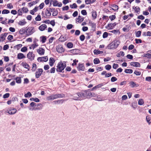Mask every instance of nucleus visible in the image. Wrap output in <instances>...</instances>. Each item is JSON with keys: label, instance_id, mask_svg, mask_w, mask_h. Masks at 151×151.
I'll return each instance as SVG.
<instances>
[{"label": "nucleus", "instance_id": "nucleus-16", "mask_svg": "<svg viewBox=\"0 0 151 151\" xmlns=\"http://www.w3.org/2000/svg\"><path fill=\"white\" fill-rule=\"evenodd\" d=\"M47 25L45 24H42L40 25L39 27V29L41 31H43L47 28Z\"/></svg>", "mask_w": 151, "mask_h": 151}, {"label": "nucleus", "instance_id": "nucleus-17", "mask_svg": "<svg viewBox=\"0 0 151 151\" xmlns=\"http://www.w3.org/2000/svg\"><path fill=\"white\" fill-rule=\"evenodd\" d=\"M25 56L22 53H19L17 54V58L18 59H22L25 58Z\"/></svg>", "mask_w": 151, "mask_h": 151}, {"label": "nucleus", "instance_id": "nucleus-39", "mask_svg": "<svg viewBox=\"0 0 151 151\" xmlns=\"http://www.w3.org/2000/svg\"><path fill=\"white\" fill-rule=\"evenodd\" d=\"M54 99H57L58 98L61 97V95L60 94H55L53 95Z\"/></svg>", "mask_w": 151, "mask_h": 151}, {"label": "nucleus", "instance_id": "nucleus-56", "mask_svg": "<svg viewBox=\"0 0 151 151\" xmlns=\"http://www.w3.org/2000/svg\"><path fill=\"white\" fill-rule=\"evenodd\" d=\"M117 80V78L115 77H112L111 79V82H114Z\"/></svg>", "mask_w": 151, "mask_h": 151}, {"label": "nucleus", "instance_id": "nucleus-19", "mask_svg": "<svg viewBox=\"0 0 151 151\" xmlns=\"http://www.w3.org/2000/svg\"><path fill=\"white\" fill-rule=\"evenodd\" d=\"M131 65L136 67H139L140 64L139 63L137 62H132L131 63Z\"/></svg>", "mask_w": 151, "mask_h": 151}, {"label": "nucleus", "instance_id": "nucleus-7", "mask_svg": "<svg viewBox=\"0 0 151 151\" xmlns=\"http://www.w3.org/2000/svg\"><path fill=\"white\" fill-rule=\"evenodd\" d=\"M43 70L42 68L38 69L35 73V76L37 78H39L42 74Z\"/></svg>", "mask_w": 151, "mask_h": 151}, {"label": "nucleus", "instance_id": "nucleus-64", "mask_svg": "<svg viewBox=\"0 0 151 151\" xmlns=\"http://www.w3.org/2000/svg\"><path fill=\"white\" fill-rule=\"evenodd\" d=\"M13 38V37L12 35H9L8 36L7 39L9 40V41H11Z\"/></svg>", "mask_w": 151, "mask_h": 151}, {"label": "nucleus", "instance_id": "nucleus-14", "mask_svg": "<svg viewBox=\"0 0 151 151\" xmlns=\"http://www.w3.org/2000/svg\"><path fill=\"white\" fill-rule=\"evenodd\" d=\"M37 52L39 55H43L45 53V50L42 48H39L37 49Z\"/></svg>", "mask_w": 151, "mask_h": 151}, {"label": "nucleus", "instance_id": "nucleus-25", "mask_svg": "<svg viewBox=\"0 0 151 151\" xmlns=\"http://www.w3.org/2000/svg\"><path fill=\"white\" fill-rule=\"evenodd\" d=\"M45 13L47 18L50 17L51 14V12L47 9L45 10Z\"/></svg>", "mask_w": 151, "mask_h": 151}, {"label": "nucleus", "instance_id": "nucleus-10", "mask_svg": "<svg viewBox=\"0 0 151 151\" xmlns=\"http://www.w3.org/2000/svg\"><path fill=\"white\" fill-rule=\"evenodd\" d=\"M77 68L79 71H84L85 69V67L84 66V64L79 63L78 64Z\"/></svg>", "mask_w": 151, "mask_h": 151}, {"label": "nucleus", "instance_id": "nucleus-28", "mask_svg": "<svg viewBox=\"0 0 151 151\" xmlns=\"http://www.w3.org/2000/svg\"><path fill=\"white\" fill-rule=\"evenodd\" d=\"M51 3H52L53 5L54 6H58V2L57 0H51Z\"/></svg>", "mask_w": 151, "mask_h": 151}, {"label": "nucleus", "instance_id": "nucleus-9", "mask_svg": "<svg viewBox=\"0 0 151 151\" xmlns=\"http://www.w3.org/2000/svg\"><path fill=\"white\" fill-rule=\"evenodd\" d=\"M56 50L59 53H61L64 51V49L62 45H59L56 47Z\"/></svg>", "mask_w": 151, "mask_h": 151}, {"label": "nucleus", "instance_id": "nucleus-21", "mask_svg": "<svg viewBox=\"0 0 151 151\" xmlns=\"http://www.w3.org/2000/svg\"><path fill=\"white\" fill-rule=\"evenodd\" d=\"M111 7H110V10L111 9L116 11L118 9V6L115 4H113L111 6Z\"/></svg>", "mask_w": 151, "mask_h": 151}, {"label": "nucleus", "instance_id": "nucleus-46", "mask_svg": "<svg viewBox=\"0 0 151 151\" xmlns=\"http://www.w3.org/2000/svg\"><path fill=\"white\" fill-rule=\"evenodd\" d=\"M27 50V47H24L22 48L21 49V52H26Z\"/></svg>", "mask_w": 151, "mask_h": 151}, {"label": "nucleus", "instance_id": "nucleus-26", "mask_svg": "<svg viewBox=\"0 0 151 151\" xmlns=\"http://www.w3.org/2000/svg\"><path fill=\"white\" fill-rule=\"evenodd\" d=\"M83 20V18L82 17L80 16H79L76 19V21L80 23L82 22Z\"/></svg>", "mask_w": 151, "mask_h": 151}, {"label": "nucleus", "instance_id": "nucleus-48", "mask_svg": "<svg viewBox=\"0 0 151 151\" xmlns=\"http://www.w3.org/2000/svg\"><path fill=\"white\" fill-rule=\"evenodd\" d=\"M70 6L72 9L76 8L77 7V5L76 3H74L72 4H71L70 5Z\"/></svg>", "mask_w": 151, "mask_h": 151}, {"label": "nucleus", "instance_id": "nucleus-5", "mask_svg": "<svg viewBox=\"0 0 151 151\" xmlns=\"http://www.w3.org/2000/svg\"><path fill=\"white\" fill-rule=\"evenodd\" d=\"M17 109L12 107L9 108L6 111V112L9 113L10 114L12 115L14 114L17 112Z\"/></svg>", "mask_w": 151, "mask_h": 151}, {"label": "nucleus", "instance_id": "nucleus-41", "mask_svg": "<svg viewBox=\"0 0 151 151\" xmlns=\"http://www.w3.org/2000/svg\"><path fill=\"white\" fill-rule=\"evenodd\" d=\"M37 65L35 63H33L32 65V71H35L37 69Z\"/></svg>", "mask_w": 151, "mask_h": 151}, {"label": "nucleus", "instance_id": "nucleus-52", "mask_svg": "<svg viewBox=\"0 0 151 151\" xmlns=\"http://www.w3.org/2000/svg\"><path fill=\"white\" fill-rule=\"evenodd\" d=\"M7 6L9 9H11L13 8V6L11 3L7 4Z\"/></svg>", "mask_w": 151, "mask_h": 151}, {"label": "nucleus", "instance_id": "nucleus-30", "mask_svg": "<svg viewBox=\"0 0 151 151\" xmlns=\"http://www.w3.org/2000/svg\"><path fill=\"white\" fill-rule=\"evenodd\" d=\"M92 16L93 19H95L96 17L97 14L96 12L95 11H93L91 12Z\"/></svg>", "mask_w": 151, "mask_h": 151}, {"label": "nucleus", "instance_id": "nucleus-47", "mask_svg": "<svg viewBox=\"0 0 151 151\" xmlns=\"http://www.w3.org/2000/svg\"><path fill=\"white\" fill-rule=\"evenodd\" d=\"M105 68L106 70H109L111 69V65H107L105 66Z\"/></svg>", "mask_w": 151, "mask_h": 151}, {"label": "nucleus", "instance_id": "nucleus-32", "mask_svg": "<svg viewBox=\"0 0 151 151\" xmlns=\"http://www.w3.org/2000/svg\"><path fill=\"white\" fill-rule=\"evenodd\" d=\"M46 99L48 101H50L54 99L53 95H51L47 96Z\"/></svg>", "mask_w": 151, "mask_h": 151}, {"label": "nucleus", "instance_id": "nucleus-35", "mask_svg": "<svg viewBox=\"0 0 151 151\" xmlns=\"http://www.w3.org/2000/svg\"><path fill=\"white\" fill-rule=\"evenodd\" d=\"M124 52L122 51H120V52L117 53L116 56L117 57H119L121 56H124Z\"/></svg>", "mask_w": 151, "mask_h": 151}, {"label": "nucleus", "instance_id": "nucleus-27", "mask_svg": "<svg viewBox=\"0 0 151 151\" xmlns=\"http://www.w3.org/2000/svg\"><path fill=\"white\" fill-rule=\"evenodd\" d=\"M93 52L95 55H97L103 53V52L102 51H100L99 50H95L93 51Z\"/></svg>", "mask_w": 151, "mask_h": 151}, {"label": "nucleus", "instance_id": "nucleus-4", "mask_svg": "<svg viewBox=\"0 0 151 151\" xmlns=\"http://www.w3.org/2000/svg\"><path fill=\"white\" fill-rule=\"evenodd\" d=\"M35 31V28L34 27H29L26 29V35L29 36L32 34Z\"/></svg>", "mask_w": 151, "mask_h": 151}, {"label": "nucleus", "instance_id": "nucleus-36", "mask_svg": "<svg viewBox=\"0 0 151 151\" xmlns=\"http://www.w3.org/2000/svg\"><path fill=\"white\" fill-rule=\"evenodd\" d=\"M124 72L127 73H131L133 72V70L130 69H126L125 70Z\"/></svg>", "mask_w": 151, "mask_h": 151}, {"label": "nucleus", "instance_id": "nucleus-50", "mask_svg": "<svg viewBox=\"0 0 151 151\" xmlns=\"http://www.w3.org/2000/svg\"><path fill=\"white\" fill-rule=\"evenodd\" d=\"M114 27L112 26V24L111 23L109 24L107 27L108 29H112Z\"/></svg>", "mask_w": 151, "mask_h": 151}, {"label": "nucleus", "instance_id": "nucleus-37", "mask_svg": "<svg viewBox=\"0 0 151 151\" xmlns=\"http://www.w3.org/2000/svg\"><path fill=\"white\" fill-rule=\"evenodd\" d=\"M73 45L72 42H69L68 43L67 45V46L69 48H71L73 47Z\"/></svg>", "mask_w": 151, "mask_h": 151}, {"label": "nucleus", "instance_id": "nucleus-61", "mask_svg": "<svg viewBox=\"0 0 151 151\" xmlns=\"http://www.w3.org/2000/svg\"><path fill=\"white\" fill-rule=\"evenodd\" d=\"M85 38V37L84 35H82L80 37V39L81 41H83Z\"/></svg>", "mask_w": 151, "mask_h": 151}, {"label": "nucleus", "instance_id": "nucleus-34", "mask_svg": "<svg viewBox=\"0 0 151 151\" xmlns=\"http://www.w3.org/2000/svg\"><path fill=\"white\" fill-rule=\"evenodd\" d=\"M16 82L18 83H21V79L20 77H17L15 78Z\"/></svg>", "mask_w": 151, "mask_h": 151}, {"label": "nucleus", "instance_id": "nucleus-62", "mask_svg": "<svg viewBox=\"0 0 151 151\" xmlns=\"http://www.w3.org/2000/svg\"><path fill=\"white\" fill-rule=\"evenodd\" d=\"M44 6V3H41L38 7V8L39 7L40 9H42Z\"/></svg>", "mask_w": 151, "mask_h": 151}, {"label": "nucleus", "instance_id": "nucleus-59", "mask_svg": "<svg viewBox=\"0 0 151 151\" xmlns=\"http://www.w3.org/2000/svg\"><path fill=\"white\" fill-rule=\"evenodd\" d=\"M55 68L54 67L52 68L50 70V72L51 73H54L55 72Z\"/></svg>", "mask_w": 151, "mask_h": 151}, {"label": "nucleus", "instance_id": "nucleus-20", "mask_svg": "<svg viewBox=\"0 0 151 151\" xmlns=\"http://www.w3.org/2000/svg\"><path fill=\"white\" fill-rule=\"evenodd\" d=\"M129 84L130 86L132 88H133L134 87H137L139 86L138 84L136 83L133 81L130 82Z\"/></svg>", "mask_w": 151, "mask_h": 151}, {"label": "nucleus", "instance_id": "nucleus-6", "mask_svg": "<svg viewBox=\"0 0 151 151\" xmlns=\"http://www.w3.org/2000/svg\"><path fill=\"white\" fill-rule=\"evenodd\" d=\"M35 57V55L32 52H30L27 55V58L30 60H34Z\"/></svg>", "mask_w": 151, "mask_h": 151}, {"label": "nucleus", "instance_id": "nucleus-54", "mask_svg": "<svg viewBox=\"0 0 151 151\" xmlns=\"http://www.w3.org/2000/svg\"><path fill=\"white\" fill-rule=\"evenodd\" d=\"M64 101V100H60L55 101V103L62 104Z\"/></svg>", "mask_w": 151, "mask_h": 151}, {"label": "nucleus", "instance_id": "nucleus-51", "mask_svg": "<svg viewBox=\"0 0 151 151\" xmlns=\"http://www.w3.org/2000/svg\"><path fill=\"white\" fill-rule=\"evenodd\" d=\"M41 16L40 15H38L35 18V20L37 21H40L41 20Z\"/></svg>", "mask_w": 151, "mask_h": 151}, {"label": "nucleus", "instance_id": "nucleus-15", "mask_svg": "<svg viewBox=\"0 0 151 151\" xmlns=\"http://www.w3.org/2000/svg\"><path fill=\"white\" fill-rule=\"evenodd\" d=\"M49 64L52 67V66L55 62V60L53 58L51 57L49 59Z\"/></svg>", "mask_w": 151, "mask_h": 151}, {"label": "nucleus", "instance_id": "nucleus-58", "mask_svg": "<svg viewBox=\"0 0 151 151\" xmlns=\"http://www.w3.org/2000/svg\"><path fill=\"white\" fill-rule=\"evenodd\" d=\"M112 67L114 69H116L119 67V65L117 64L114 63Z\"/></svg>", "mask_w": 151, "mask_h": 151}, {"label": "nucleus", "instance_id": "nucleus-23", "mask_svg": "<svg viewBox=\"0 0 151 151\" xmlns=\"http://www.w3.org/2000/svg\"><path fill=\"white\" fill-rule=\"evenodd\" d=\"M38 9V7L36 6L32 10L30 11V13L34 15L35 13L37 12Z\"/></svg>", "mask_w": 151, "mask_h": 151}, {"label": "nucleus", "instance_id": "nucleus-40", "mask_svg": "<svg viewBox=\"0 0 151 151\" xmlns=\"http://www.w3.org/2000/svg\"><path fill=\"white\" fill-rule=\"evenodd\" d=\"M144 57H146L148 58H151V55L149 53L144 54Z\"/></svg>", "mask_w": 151, "mask_h": 151}, {"label": "nucleus", "instance_id": "nucleus-18", "mask_svg": "<svg viewBox=\"0 0 151 151\" xmlns=\"http://www.w3.org/2000/svg\"><path fill=\"white\" fill-rule=\"evenodd\" d=\"M19 34L22 35L25 34L26 35V29L25 28H21L19 31Z\"/></svg>", "mask_w": 151, "mask_h": 151}, {"label": "nucleus", "instance_id": "nucleus-44", "mask_svg": "<svg viewBox=\"0 0 151 151\" xmlns=\"http://www.w3.org/2000/svg\"><path fill=\"white\" fill-rule=\"evenodd\" d=\"M32 96V95L31 94V93L29 92H27V93L25 94L24 95V96L26 98H27V97H31Z\"/></svg>", "mask_w": 151, "mask_h": 151}, {"label": "nucleus", "instance_id": "nucleus-33", "mask_svg": "<svg viewBox=\"0 0 151 151\" xmlns=\"http://www.w3.org/2000/svg\"><path fill=\"white\" fill-rule=\"evenodd\" d=\"M67 39L66 38V37L63 36H61L59 38V41L61 42H64Z\"/></svg>", "mask_w": 151, "mask_h": 151}, {"label": "nucleus", "instance_id": "nucleus-12", "mask_svg": "<svg viewBox=\"0 0 151 151\" xmlns=\"http://www.w3.org/2000/svg\"><path fill=\"white\" fill-rule=\"evenodd\" d=\"M7 35V33H5L0 35V42H3L4 41Z\"/></svg>", "mask_w": 151, "mask_h": 151}, {"label": "nucleus", "instance_id": "nucleus-24", "mask_svg": "<svg viewBox=\"0 0 151 151\" xmlns=\"http://www.w3.org/2000/svg\"><path fill=\"white\" fill-rule=\"evenodd\" d=\"M22 65L24 68L27 69L28 70H29V65L25 62H24L22 63Z\"/></svg>", "mask_w": 151, "mask_h": 151}, {"label": "nucleus", "instance_id": "nucleus-11", "mask_svg": "<svg viewBox=\"0 0 151 151\" xmlns=\"http://www.w3.org/2000/svg\"><path fill=\"white\" fill-rule=\"evenodd\" d=\"M85 93L87 95L88 97H91L96 96V94L94 92H91L89 91H85Z\"/></svg>", "mask_w": 151, "mask_h": 151}, {"label": "nucleus", "instance_id": "nucleus-42", "mask_svg": "<svg viewBox=\"0 0 151 151\" xmlns=\"http://www.w3.org/2000/svg\"><path fill=\"white\" fill-rule=\"evenodd\" d=\"M30 100L31 101H35L37 102H38L40 101L39 99L37 98H32L30 99Z\"/></svg>", "mask_w": 151, "mask_h": 151}, {"label": "nucleus", "instance_id": "nucleus-43", "mask_svg": "<svg viewBox=\"0 0 151 151\" xmlns=\"http://www.w3.org/2000/svg\"><path fill=\"white\" fill-rule=\"evenodd\" d=\"M22 46V45L21 44H19L15 46L14 47L17 49V50H19Z\"/></svg>", "mask_w": 151, "mask_h": 151}, {"label": "nucleus", "instance_id": "nucleus-63", "mask_svg": "<svg viewBox=\"0 0 151 151\" xmlns=\"http://www.w3.org/2000/svg\"><path fill=\"white\" fill-rule=\"evenodd\" d=\"M73 27V25L72 24H68L67 26V28L68 29H70Z\"/></svg>", "mask_w": 151, "mask_h": 151}, {"label": "nucleus", "instance_id": "nucleus-57", "mask_svg": "<svg viewBox=\"0 0 151 151\" xmlns=\"http://www.w3.org/2000/svg\"><path fill=\"white\" fill-rule=\"evenodd\" d=\"M22 9L23 12L24 13H27L28 11V9L26 7H23Z\"/></svg>", "mask_w": 151, "mask_h": 151}, {"label": "nucleus", "instance_id": "nucleus-22", "mask_svg": "<svg viewBox=\"0 0 151 151\" xmlns=\"http://www.w3.org/2000/svg\"><path fill=\"white\" fill-rule=\"evenodd\" d=\"M46 40V37L44 36H42L40 37V41L42 42V43H45Z\"/></svg>", "mask_w": 151, "mask_h": 151}, {"label": "nucleus", "instance_id": "nucleus-13", "mask_svg": "<svg viewBox=\"0 0 151 151\" xmlns=\"http://www.w3.org/2000/svg\"><path fill=\"white\" fill-rule=\"evenodd\" d=\"M48 60L47 56H44L38 58L37 60L40 62H46Z\"/></svg>", "mask_w": 151, "mask_h": 151}, {"label": "nucleus", "instance_id": "nucleus-1", "mask_svg": "<svg viewBox=\"0 0 151 151\" xmlns=\"http://www.w3.org/2000/svg\"><path fill=\"white\" fill-rule=\"evenodd\" d=\"M66 66V64L65 62L60 61L58 63L57 66L56 71L58 72H62Z\"/></svg>", "mask_w": 151, "mask_h": 151}, {"label": "nucleus", "instance_id": "nucleus-2", "mask_svg": "<svg viewBox=\"0 0 151 151\" xmlns=\"http://www.w3.org/2000/svg\"><path fill=\"white\" fill-rule=\"evenodd\" d=\"M86 94L82 92H79L74 95L73 99L76 100H81L86 98Z\"/></svg>", "mask_w": 151, "mask_h": 151}, {"label": "nucleus", "instance_id": "nucleus-60", "mask_svg": "<svg viewBox=\"0 0 151 151\" xmlns=\"http://www.w3.org/2000/svg\"><path fill=\"white\" fill-rule=\"evenodd\" d=\"M134 73L137 76H139L141 75V72L135 70L134 72Z\"/></svg>", "mask_w": 151, "mask_h": 151}, {"label": "nucleus", "instance_id": "nucleus-53", "mask_svg": "<svg viewBox=\"0 0 151 151\" xmlns=\"http://www.w3.org/2000/svg\"><path fill=\"white\" fill-rule=\"evenodd\" d=\"M9 95L10 94L9 93H6L3 95V98L4 99H6L8 98L9 96Z\"/></svg>", "mask_w": 151, "mask_h": 151}, {"label": "nucleus", "instance_id": "nucleus-8", "mask_svg": "<svg viewBox=\"0 0 151 151\" xmlns=\"http://www.w3.org/2000/svg\"><path fill=\"white\" fill-rule=\"evenodd\" d=\"M38 41V40H34L33 42V43L31 45V46L29 47V48L30 49H32L34 50L39 45L37 43V42Z\"/></svg>", "mask_w": 151, "mask_h": 151}, {"label": "nucleus", "instance_id": "nucleus-45", "mask_svg": "<svg viewBox=\"0 0 151 151\" xmlns=\"http://www.w3.org/2000/svg\"><path fill=\"white\" fill-rule=\"evenodd\" d=\"M10 12L9 11L7 10V9H4L3 10L2 12V13L3 14H8Z\"/></svg>", "mask_w": 151, "mask_h": 151}, {"label": "nucleus", "instance_id": "nucleus-31", "mask_svg": "<svg viewBox=\"0 0 151 151\" xmlns=\"http://www.w3.org/2000/svg\"><path fill=\"white\" fill-rule=\"evenodd\" d=\"M100 61L97 58H95L93 60V63L95 64H97L100 63Z\"/></svg>", "mask_w": 151, "mask_h": 151}, {"label": "nucleus", "instance_id": "nucleus-3", "mask_svg": "<svg viewBox=\"0 0 151 151\" xmlns=\"http://www.w3.org/2000/svg\"><path fill=\"white\" fill-rule=\"evenodd\" d=\"M120 43L117 40H115L110 44L108 46L109 49H114L116 48Z\"/></svg>", "mask_w": 151, "mask_h": 151}, {"label": "nucleus", "instance_id": "nucleus-49", "mask_svg": "<svg viewBox=\"0 0 151 151\" xmlns=\"http://www.w3.org/2000/svg\"><path fill=\"white\" fill-rule=\"evenodd\" d=\"M30 106L34 109H36L35 107L36 106V103L34 102H32L30 104Z\"/></svg>", "mask_w": 151, "mask_h": 151}, {"label": "nucleus", "instance_id": "nucleus-55", "mask_svg": "<svg viewBox=\"0 0 151 151\" xmlns=\"http://www.w3.org/2000/svg\"><path fill=\"white\" fill-rule=\"evenodd\" d=\"M141 32L140 31H137L136 34V36L137 37H139L141 35Z\"/></svg>", "mask_w": 151, "mask_h": 151}, {"label": "nucleus", "instance_id": "nucleus-29", "mask_svg": "<svg viewBox=\"0 0 151 151\" xmlns=\"http://www.w3.org/2000/svg\"><path fill=\"white\" fill-rule=\"evenodd\" d=\"M26 23V22L24 20H22L19 21L18 23V24L20 26H23Z\"/></svg>", "mask_w": 151, "mask_h": 151}, {"label": "nucleus", "instance_id": "nucleus-38", "mask_svg": "<svg viewBox=\"0 0 151 151\" xmlns=\"http://www.w3.org/2000/svg\"><path fill=\"white\" fill-rule=\"evenodd\" d=\"M144 103V101L142 99H139L138 101V104L140 105H143Z\"/></svg>", "mask_w": 151, "mask_h": 151}]
</instances>
